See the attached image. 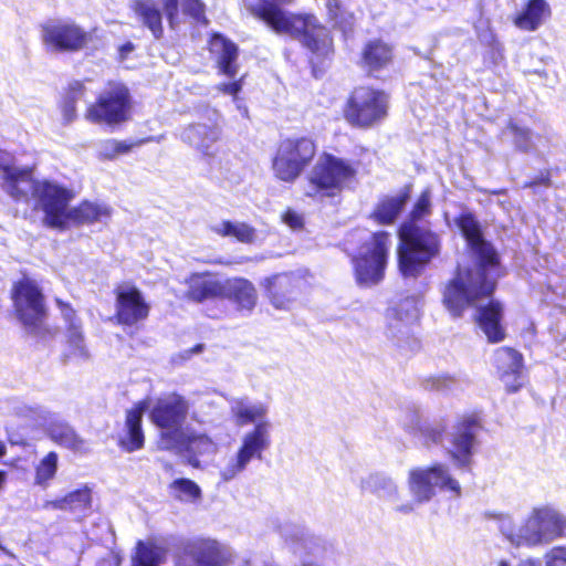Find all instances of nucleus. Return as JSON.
I'll return each mask as SVG.
<instances>
[{"label":"nucleus","instance_id":"f257e3e1","mask_svg":"<svg viewBox=\"0 0 566 566\" xmlns=\"http://www.w3.org/2000/svg\"><path fill=\"white\" fill-rule=\"evenodd\" d=\"M458 227L475 256V264L474 269L459 268L457 276L444 289L443 303L455 317L460 316L467 306H475L480 328L490 343H499L505 335L501 325L502 306L495 301L482 304L495 289L497 254L493 247L483 240L479 223L472 214H461Z\"/></svg>","mask_w":566,"mask_h":566},{"label":"nucleus","instance_id":"f03ea898","mask_svg":"<svg viewBox=\"0 0 566 566\" xmlns=\"http://www.w3.org/2000/svg\"><path fill=\"white\" fill-rule=\"evenodd\" d=\"M504 539L515 548L547 545L564 535L566 517L551 505L535 506L522 524L504 512H488Z\"/></svg>","mask_w":566,"mask_h":566},{"label":"nucleus","instance_id":"7ed1b4c3","mask_svg":"<svg viewBox=\"0 0 566 566\" xmlns=\"http://www.w3.org/2000/svg\"><path fill=\"white\" fill-rule=\"evenodd\" d=\"M431 192L426 189L418 198L411 213V222H405L399 229L398 250L399 269L403 276H417L427 263L440 252L439 237L415 222L430 214Z\"/></svg>","mask_w":566,"mask_h":566},{"label":"nucleus","instance_id":"20e7f679","mask_svg":"<svg viewBox=\"0 0 566 566\" xmlns=\"http://www.w3.org/2000/svg\"><path fill=\"white\" fill-rule=\"evenodd\" d=\"M481 428L480 421L470 416L458 420L446 438H443L446 428L440 422L418 423L415 428V434L426 446L441 443L454 464L460 469H467L471 465Z\"/></svg>","mask_w":566,"mask_h":566},{"label":"nucleus","instance_id":"39448f33","mask_svg":"<svg viewBox=\"0 0 566 566\" xmlns=\"http://www.w3.org/2000/svg\"><path fill=\"white\" fill-rule=\"evenodd\" d=\"M357 171L356 163L324 154L308 175L312 190H307L306 196L314 197L321 193L325 197H334L355 181Z\"/></svg>","mask_w":566,"mask_h":566},{"label":"nucleus","instance_id":"423d86ee","mask_svg":"<svg viewBox=\"0 0 566 566\" xmlns=\"http://www.w3.org/2000/svg\"><path fill=\"white\" fill-rule=\"evenodd\" d=\"M189 411L188 401L177 395L170 394L159 398L150 411L153 422L160 428V448L175 450L178 444L186 441L184 428Z\"/></svg>","mask_w":566,"mask_h":566},{"label":"nucleus","instance_id":"0eeeda50","mask_svg":"<svg viewBox=\"0 0 566 566\" xmlns=\"http://www.w3.org/2000/svg\"><path fill=\"white\" fill-rule=\"evenodd\" d=\"M408 489L412 501L418 504L429 502L438 490L450 492L455 497L461 495L460 483L451 475L446 463L411 469L408 473Z\"/></svg>","mask_w":566,"mask_h":566},{"label":"nucleus","instance_id":"6e6552de","mask_svg":"<svg viewBox=\"0 0 566 566\" xmlns=\"http://www.w3.org/2000/svg\"><path fill=\"white\" fill-rule=\"evenodd\" d=\"M316 153L311 138H286L279 145L272 161L274 176L284 182H294L310 165Z\"/></svg>","mask_w":566,"mask_h":566},{"label":"nucleus","instance_id":"1a4fd4ad","mask_svg":"<svg viewBox=\"0 0 566 566\" xmlns=\"http://www.w3.org/2000/svg\"><path fill=\"white\" fill-rule=\"evenodd\" d=\"M271 422L255 424L241 438L238 451L220 468L219 474L223 482H230L241 474L254 459L261 460L262 454L271 444Z\"/></svg>","mask_w":566,"mask_h":566},{"label":"nucleus","instance_id":"9d476101","mask_svg":"<svg viewBox=\"0 0 566 566\" xmlns=\"http://www.w3.org/2000/svg\"><path fill=\"white\" fill-rule=\"evenodd\" d=\"M390 237L387 232L373 233L353 259L359 285L373 286L384 279Z\"/></svg>","mask_w":566,"mask_h":566},{"label":"nucleus","instance_id":"9b49d317","mask_svg":"<svg viewBox=\"0 0 566 566\" xmlns=\"http://www.w3.org/2000/svg\"><path fill=\"white\" fill-rule=\"evenodd\" d=\"M29 196L35 200V207L44 212V222L51 228H62L69 220V202L72 193L66 188L50 181H34L30 172Z\"/></svg>","mask_w":566,"mask_h":566},{"label":"nucleus","instance_id":"f8f14e48","mask_svg":"<svg viewBox=\"0 0 566 566\" xmlns=\"http://www.w3.org/2000/svg\"><path fill=\"white\" fill-rule=\"evenodd\" d=\"M387 108L388 97L384 92L361 86L349 96L345 118L354 126L366 128L382 120Z\"/></svg>","mask_w":566,"mask_h":566},{"label":"nucleus","instance_id":"ddd939ff","mask_svg":"<svg viewBox=\"0 0 566 566\" xmlns=\"http://www.w3.org/2000/svg\"><path fill=\"white\" fill-rule=\"evenodd\" d=\"M18 415L43 427L49 438L56 444L74 452H85L86 443L65 420L41 406H22Z\"/></svg>","mask_w":566,"mask_h":566},{"label":"nucleus","instance_id":"4468645a","mask_svg":"<svg viewBox=\"0 0 566 566\" xmlns=\"http://www.w3.org/2000/svg\"><path fill=\"white\" fill-rule=\"evenodd\" d=\"M130 107L128 88L124 84L113 83L87 107L85 118L95 124H119L127 120Z\"/></svg>","mask_w":566,"mask_h":566},{"label":"nucleus","instance_id":"2eb2a0df","mask_svg":"<svg viewBox=\"0 0 566 566\" xmlns=\"http://www.w3.org/2000/svg\"><path fill=\"white\" fill-rule=\"evenodd\" d=\"M42 42L48 52H73L81 50L87 42V33L77 24L52 20L41 28Z\"/></svg>","mask_w":566,"mask_h":566},{"label":"nucleus","instance_id":"dca6fc26","mask_svg":"<svg viewBox=\"0 0 566 566\" xmlns=\"http://www.w3.org/2000/svg\"><path fill=\"white\" fill-rule=\"evenodd\" d=\"M12 298L18 318L25 327L34 328L40 325L45 315L44 300L33 281L27 279L17 283Z\"/></svg>","mask_w":566,"mask_h":566},{"label":"nucleus","instance_id":"f3484780","mask_svg":"<svg viewBox=\"0 0 566 566\" xmlns=\"http://www.w3.org/2000/svg\"><path fill=\"white\" fill-rule=\"evenodd\" d=\"M231 557L228 548L211 539L198 538L184 546V559L189 566H224Z\"/></svg>","mask_w":566,"mask_h":566},{"label":"nucleus","instance_id":"a211bd4d","mask_svg":"<svg viewBox=\"0 0 566 566\" xmlns=\"http://www.w3.org/2000/svg\"><path fill=\"white\" fill-rule=\"evenodd\" d=\"M149 305L138 289L119 286L116 293V316L120 324L132 326L147 318Z\"/></svg>","mask_w":566,"mask_h":566},{"label":"nucleus","instance_id":"6ab92c4d","mask_svg":"<svg viewBox=\"0 0 566 566\" xmlns=\"http://www.w3.org/2000/svg\"><path fill=\"white\" fill-rule=\"evenodd\" d=\"M11 155L0 149V170H2V189L14 200H28L30 192L29 168H19L11 165Z\"/></svg>","mask_w":566,"mask_h":566},{"label":"nucleus","instance_id":"aec40b11","mask_svg":"<svg viewBox=\"0 0 566 566\" xmlns=\"http://www.w3.org/2000/svg\"><path fill=\"white\" fill-rule=\"evenodd\" d=\"M494 364L509 391L522 387V355L513 348L501 347L494 353Z\"/></svg>","mask_w":566,"mask_h":566},{"label":"nucleus","instance_id":"412c9836","mask_svg":"<svg viewBox=\"0 0 566 566\" xmlns=\"http://www.w3.org/2000/svg\"><path fill=\"white\" fill-rule=\"evenodd\" d=\"M187 285L186 297L193 302H203L219 298L223 294L224 280L211 273H192L185 281Z\"/></svg>","mask_w":566,"mask_h":566},{"label":"nucleus","instance_id":"4be33fe9","mask_svg":"<svg viewBox=\"0 0 566 566\" xmlns=\"http://www.w3.org/2000/svg\"><path fill=\"white\" fill-rule=\"evenodd\" d=\"M220 137L221 127L217 122L210 124L197 123L189 125L181 134V139L185 143L206 155L210 154V149L220 139Z\"/></svg>","mask_w":566,"mask_h":566},{"label":"nucleus","instance_id":"5701e85b","mask_svg":"<svg viewBox=\"0 0 566 566\" xmlns=\"http://www.w3.org/2000/svg\"><path fill=\"white\" fill-rule=\"evenodd\" d=\"M209 45L221 73L234 77L238 73V46L221 34L212 35Z\"/></svg>","mask_w":566,"mask_h":566},{"label":"nucleus","instance_id":"b1692460","mask_svg":"<svg viewBox=\"0 0 566 566\" xmlns=\"http://www.w3.org/2000/svg\"><path fill=\"white\" fill-rule=\"evenodd\" d=\"M146 401H139L126 415V437L120 439V446L128 452L139 450L144 447V432L142 419L147 410Z\"/></svg>","mask_w":566,"mask_h":566},{"label":"nucleus","instance_id":"393cba45","mask_svg":"<svg viewBox=\"0 0 566 566\" xmlns=\"http://www.w3.org/2000/svg\"><path fill=\"white\" fill-rule=\"evenodd\" d=\"M92 506V491L84 485L81 489L67 493L65 496L45 501L43 509L67 511L78 515H86Z\"/></svg>","mask_w":566,"mask_h":566},{"label":"nucleus","instance_id":"a878e982","mask_svg":"<svg viewBox=\"0 0 566 566\" xmlns=\"http://www.w3.org/2000/svg\"><path fill=\"white\" fill-rule=\"evenodd\" d=\"M221 298H228L237 304L239 310L252 311L256 304V291L254 285L242 277L224 280Z\"/></svg>","mask_w":566,"mask_h":566},{"label":"nucleus","instance_id":"bb28decb","mask_svg":"<svg viewBox=\"0 0 566 566\" xmlns=\"http://www.w3.org/2000/svg\"><path fill=\"white\" fill-rule=\"evenodd\" d=\"M418 317V303L413 298H406L398 307L388 312V333L394 338L408 335L409 324Z\"/></svg>","mask_w":566,"mask_h":566},{"label":"nucleus","instance_id":"cd10ccee","mask_svg":"<svg viewBox=\"0 0 566 566\" xmlns=\"http://www.w3.org/2000/svg\"><path fill=\"white\" fill-rule=\"evenodd\" d=\"M230 410L238 426L270 422L266 419L269 407L260 401L251 402L248 398H234L230 401Z\"/></svg>","mask_w":566,"mask_h":566},{"label":"nucleus","instance_id":"c85d7f7f","mask_svg":"<svg viewBox=\"0 0 566 566\" xmlns=\"http://www.w3.org/2000/svg\"><path fill=\"white\" fill-rule=\"evenodd\" d=\"M549 15L551 7L546 0H530L514 18V24L523 31H535Z\"/></svg>","mask_w":566,"mask_h":566},{"label":"nucleus","instance_id":"c756f323","mask_svg":"<svg viewBox=\"0 0 566 566\" xmlns=\"http://www.w3.org/2000/svg\"><path fill=\"white\" fill-rule=\"evenodd\" d=\"M130 7L142 24L146 27L156 39H160L164 33L163 13L156 0H133Z\"/></svg>","mask_w":566,"mask_h":566},{"label":"nucleus","instance_id":"7c9ffc66","mask_svg":"<svg viewBox=\"0 0 566 566\" xmlns=\"http://www.w3.org/2000/svg\"><path fill=\"white\" fill-rule=\"evenodd\" d=\"M210 230L223 238H233L245 244L253 243L256 238V231L253 227L241 221L221 220L210 226Z\"/></svg>","mask_w":566,"mask_h":566},{"label":"nucleus","instance_id":"2f4dec72","mask_svg":"<svg viewBox=\"0 0 566 566\" xmlns=\"http://www.w3.org/2000/svg\"><path fill=\"white\" fill-rule=\"evenodd\" d=\"M507 129L513 137L515 147L524 153L542 154L546 149V138L541 135H534L527 127L521 126L511 120Z\"/></svg>","mask_w":566,"mask_h":566},{"label":"nucleus","instance_id":"473e14b6","mask_svg":"<svg viewBox=\"0 0 566 566\" xmlns=\"http://www.w3.org/2000/svg\"><path fill=\"white\" fill-rule=\"evenodd\" d=\"M360 488L363 491L375 493L391 503H397L399 500V490L396 482L380 473H373L363 479Z\"/></svg>","mask_w":566,"mask_h":566},{"label":"nucleus","instance_id":"72a5a7b5","mask_svg":"<svg viewBox=\"0 0 566 566\" xmlns=\"http://www.w3.org/2000/svg\"><path fill=\"white\" fill-rule=\"evenodd\" d=\"M408 198V193H401L381 200L374 210L373 217L381 224L392 223L401 212Z\"/></svg>","mask_w":566,"mask_h":566},{"label":"nucleus","instance_id":"f704fd0d","mask_svg":"<svg viewBox=\"0 0 566 566\" xmlns=\"http://www.w3.org/2000/svg\"><path fill=\"white\" fill-rule=\"evenodd\" d=\"M109 208L106 205L85 201L77 208L69 210V219L77 222H96L109 217Z\"/></svg>","mask_w":566,"mask_h":566},{"label":"nucleus","instance_id":"c9c22d12","mask_svg":"<svg viewBox=\"0 0 566 566\" xmlns=\"http://www.w3.org/2000/svg\"><path fill=\"white\" fill-rule=\"evenodd\" d=\"M391 57V48L382 41H371L364 50V61L370 70L385 67Z\"/></svg>","mask_w":566,"mask_h":566},{"label":"nucleus","instance_id":"e433bc0d","mask_svg":"<svg viewBox=\"0 0 566 566\" xmlns=\"http://www.w3.org/2000/svg\"><path fill=\"white\" fill-rule=\"evenodd\" d=\"M166 557V551L153 543L138 542L132 566H159Z\"/></svg>","mask_w":566,"mask_h":566},{"label":"nucleus","instance_id":"4c0bfd02","mask_svg":"<svg viewBox=\"0 0 566 566\" xmlns=\"http://www.w3.org/2000/svg\"><path fill=\"white\" fill-rule=\"evenodd\" d=\"M85 87L82 83L74 82L70 84L60 106L64 125L71 124L77 117L76 104L77 102L83 101Z\"/></svg>","mask_w":566,"mask_h":566},{"label":"nucleus","instance_id":"58836bf2","mask_svg":"<svg viewBox=\"0 0 566 566\" xmlns=\"http://www.w3.org/2000/svg\"><path fill=\"white\" fill-rule=\"evenodd\" d=\"M59 468V455L51 451L42 458L34 468V484L41 489H48L55 478Z\"/></svg>","mask_w":566,"mask_h":566},{"label":"nucleus","instance_id":"ea45409f","mask_svg":"<svg viewBox=\"0 0 566 566\" xmlns=\"http://www.w3.org/2000/svg\"><path fill=\"white\" fill-rule=\"evenodd\" d=\"M171 495L185 503H195L201 497L199 485L189 479H177L170 484Z\"/></svg>","mask_w":566,"mask_h":566},{"label":"nucleus","instance_id":"a19ab883","mask_svg":"<svg viewBox=\"0 0 566 566\" xmlns=\"http://www.w3.org/2000/svg\"><path fill=\"white\" fill-rule=\"evenodd\" d=\"M187 448L199 454L214 453L217 444L206 434H189L186 431V441L178 444L176 449Z\"/></svg>","mask_w":566,"mask_h":566},{"label":"nucleus","instance_id":"79ce46f5","mask_svg":"<svg viewBox=\"0 0 566 566\" xmlns=\"http://www.w3.org/2000/svg\"><path fill=\"white\" fill-rule=\"evenodd\" d=\"M132 147L133 144L124 140L105 139L97 145V155L101 159L113 160L118 155L128 153Z\"/></svg>","mask_w":566,"mask_h":566},{"label":"nucleus","instance_id":"37998d69","mask_svg":"<svg viewBox=\"0 0 566 566\" xmlns=\"http://www.w3.org/2000/svg\"><path fill=\"white\" fill-rule=\"evenodd\" d=\"M67 345L70 355L80 359L88 358V350L84 343L81 325H73V329H67Z\"/></svg>","mask_w":566,"mask_h":566},{"label":"nucleus","instance_id":"c03bdc74","mask_svg":"<svg viewBox=\"0 0 566 566\" xmlns=\"http://www.w3.org/2000/svg\"><path fill=\"white\" fill-rule=\"evenodd\" d=\"M291 283V279L287 275L280 274L273 277L266 279V290L269 292L272 304L276 308H285L286 301L279 295V290L287 287Z\"/></svg>","mask_w":566,"mask_h":566},{"label":"nucleus","instance_id":"a18cd8bd","mask_svg":"<svg viewBox=\"0 0 566 566\" xmlns=\"http://www.w3.org/2000/svg\"><path fill=\"white\" fill-rule=\"evenodd\" d=\"M431 386L441 392H453L461 388V382L451 376H440L432 379Z\"/></svg>","mask_w":566,"mask_h":566},{"label":"nucleus","instance_id":"49530a36","mask_svg":"<svg viewBox=\"0 0 566 566\" xmlns=\"http://www.w3.org/2000/svg\"><path fill=\"white\" fill-rule=\"evenodd\" d=\"M545 566H566V546H555L544 555Z\"/></svg>","mask_w":566,"mask_h":566},{"label":"nucleus","instance_id":"de8ad7c7","mask_svg":"<svg viewBox=\"0 0 566 566\" xmlns=\"http://www.w3.org/2000/svg\"><path fill=\"white\" fill-rule=\"evenodd\" d=\"M165 15L171 29L179 23L178 0H161Z\"/></svg>","mask_w":566,"mask_h":566},{"label":"nucleus","instance_id":"09e8293b","mask_svg":"<svg viewBox=\"0 0 566 566\" xmlns=\"http://www.w3.org/2000/svg\"><path fill=\"white\" fill-rule=\"evenodd\" d=\"M181 6L184 12L193 19L200 20L203 17V4L200 0H181Z\"/></svg>","mask_w":566,"mask_h":566},{"label":"nucleus","instance_id":"8fccbe9b","mask_svg":"<svg viewBox=\"0 0 566 566\" xmlns=\"http://www.w3.org/2000/svg\"><path fill=\"white\" fill-rule=\"evenodd\" d=\"M282 220L285 224H287L293 230H300L304 226L303 214L296 212L295 210L287 209L282 216Z\"/></svg>","mask_w":566,"mask_h":566},{"label":"nucleus","instance_id":"3c124183","mask_svg":"<svg viewBox=\"0 0 566 566\" xmlns=\"http://www.w3.org/2000/svg\"><path fill=\"white\" fill-rule=\"evenodd\" d=\"M56 302L63 318L69 324L67 329H73V325H81V322L77 319L74 310L67 303H64L61 300H57Z\"/></svg>","mask_w":566,"mask_h":566},{"label":"nucleus","instance_id":"603ef678","mask_svg":"<svg viewBox=\"0 0 566 566\" xmlns=\"http://www.w3.org/2000/svg\"><path fill=\"white\" fill-rule=\"evenodd\" d=\"M494 566H542V563L538 558L528 556L520 559L516 565H513L509 559L501 558L495 562Z\"/></svg>","mask_w":566,"mask_h":566},{"label":"nucleus","instance_id":"864d4df0","mask_svg":"<svg viewBox=\"0 0 566 566\" xmlns=\"http://www.w3.org/2000/svg\"><path fill=\"white\" fill-rule=\"evenodd\" d=\"M218 88L226 94L235 95L241 90V85L239 82H232L228 84H221L218 86Z\"/></svg>","mask_w":566,"mask_h":566},{"label":"nucleus","instance_id":"5fc2aeb1","mask_svg":"<svg viewBox=\"0 0 566 566\" xmlns=\"http://www.w3.org/2000/svg\"><path fill=\"white\" fill-rule=\"evenodd\" d=\"M326 7L328 9L329 15L333 20L337 22L339 6L337 0H326Z\"/></svg>","mask_w":566,"mask_h":566},{"label":"nucleus","instance_id":"6e6d98bb","mask_svg":"<svg viewBox=\"0 0 566 566\" xmlns=\"http://www.w3.org/2000/svg\"><path fill=\"white\" fill-rule=\"evenodd\" d=\"M135 49V45L132 42H126L119 48V56L120 59H126L128 54H130Z\"/></svg>","mask_w":566,"mask_h":566},{"label":"nucleus","instance_id":"4d7b16f0","mask_svg":"<svg viewBox=\"0 0 566 566\" xmlns=\"http://www.w3.org/2000/svg\"><path fill=\"white\" fill-rule=\"evenodd\" d=\"M395 509H396V511H398L400 513L408 514L413 511L415 506H413V502H408V503H403V504H397Z\"/></svg>","mask_w":566,"mask_h":566},{"label":"nucleus","instance_id":"13d9d810","mask_svg":"<svg viewBox=\"0 0 566 566\" xmlns=\"http://www.w3.org/2000/svg\"><path fill=\"white\" fill-rule=\"evenodd\" d=\"M539 182H541V184H543V185H546V186H547V185H548V178H547V177H543V178H541V180H538V181H537V180H534V181H532V182H530V184L525 185V187H535V186H536V185H538Z\"/></svg>","mask_w":566,"mask_h":566},{"label":"nucleus","instance_id":"bf43d9fd","mask_svg":"<svg viewBox=\"0 0 566 566\" xmlns=\"http://www.w3.org/2000/svg\"><path fill=\"white\" fill-rule=\"evenodd\" d=\"M6 480H7V474H6V472L0 471V491L3 489V485H4V483H6Z\"/></svg>","mask_w":566,"mask_h":566},{"label":"nucleus","instance_id":"052dcab7","mask_svg":"<svg viewBox=\"0 0 566 566\" xmlns=\"http://www.w3.org/2000/svg\"><path fill=\"white\" fill-rule=\"evenodd\" d=\"M201 350H202V345H200V344H199V345H197V346H195V347L191 349V352H192L193 354L200 353Z\"/></svg>","mask_w":566,"mask_h":566},{"label":"nucleus","instance_id":"680f3d73","mask_svg":"<svg viewBox=\"0 0 566 566\" xmlns=\"http://www.w3.org/2000/svg\"><path fill=\"white\" fill-rule=\"evenodd\" d=\"M4 453H6V446H4V443L0 440V457H2Z\"/></svg>","mask_w":566,"mask_h":566},{"label":"nucleus","instance_id":"e2e57ef3","mask_svg":"<svg viewBox=\"0 0 566 566\" xmlns=\"http://www.w3.org/2000/svg\"><path fill=\"white\" fill-rule=\"evenodd\" d=\"M0 549H3L1 545H0Z\"/></svg>","mask_w":566,"mask_h":566}]
</instances>
